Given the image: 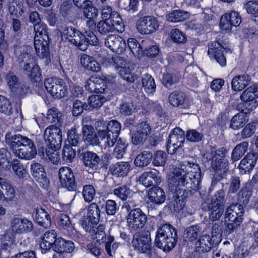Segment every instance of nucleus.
Wrapping results in <instances>:
<instances>
[{"label": "nucleus", "instance_id": "1", "mask_svg": "<svg viewBox=\"0 0 258 258\" xmlns=\"http://www.w3.org/2000/svg\"><path fill=\"white\" fill-rule=\"evenodd\" d=\"M201 176V171L198 164L185 161L169 174L168 181L176 187L196 190L198 189Z\"/></svg>", "mask_w": 258, "mask_h": 258}, {"label": "nucleus", "instance_id": "2", "mask_svg": "<svg viewBox=\"0 0 258 258\" xmlns=\"http://www.w3.org/2000/svg\"><path fill=\"white\" fill-rule=\"evenodd\" d=\"M5 141L14 155L19 159L30 160L37 155L34 142L26 136L8 132L5 135Z\"/></svg>", "mask_w": 258, "mask_h": 258}, {"label": "nucleus", "instance_id": "3", "mask_svg": "<svg viewBox=\"0 0 258 258\" xmlns=\"http://www.w3.org/2000/svg\"><path fill=\"white\" fill-rule=\"evenodd\" d=\"M177 237L176 229L172 225L165 224L157 230L155 243L157 247L169 251L176 245Z\"/></svg>", "mask_w": 258, "mask_h": 258}, {"label": "nucleus", "instance_id": "4", "mask_svg": "<svg viewBox=\"0 0 258 258\" xmlns=\"http://www.w3.org/2000/svg\"><path fill=\"white\" fill-rule=\"evenodd\" d=\"M243 210L237 204H232L228 206L225 212V221L227 223L226 230L233 232L240 226L243 220Z\"/></svg>", "mask_w": 258, "mask_h": 258}, {"label": "nucleus", "instance_id": "5", "mask_svg": "<svg viewBox=\"0 0 258 258\" xmlns=\"http://www.w3.org/2000/svg\"><path fill=\"white\" fill-rule=\"evenodd\" d=\"M124 207L130 212L127 216V224L129 228L136 231L144 228L147 221V216L140 208L131 210L128 203L124 205Z\"/></svg>", "mask_w": 258, "mask_h": 258}, {"label": "nucleus", "instance_id": "6", "mask_svg": "<svg viewBox=\"0 0 258 258\" xmlns=\"http://www.w3.org/2000/svg\"><path fill=\"white\" fill-rule=\"evenodd\" d=\"M132 243L134 249L140 253L149 254L151 251V238L148 230L136 233Z\"/></svg>", "mask_w": 258, "mask_h": 258}, {"label": "nucleus", "instance_id": "7", "mask_svg": "<svg viewBox=\"0 0 258 258\" xmlns=\"http://www.w3.org/2000/svg\"><path fill=\"white\" fill-rule=\"evenodd\" d=\"M45 87L47 92L54 98L60 99L67 93V88L62 79L48 78L45 80Z\"/></svg>", "mask_w": 258, "mask_h": 258}, {"label": "nucleus", "instance_id": "8", "mask_svg": "<svg viewBox=\"0 0 258 258\" xmlns=\"http://www.w3.org/2000/svg\"><path fill=\"white\" fill-rule=\"evenodd\" d=\"M185 141L184 132L179 127L172 131L168 137L167 150L169 154H173L183 145Z\"/></svg>", "mask_w": 258, "mask_h": 258}, {"label": "nucleus", "instance_id": "9", "mask_svg": "<svg viewBox=\"0 0 258 258\" xmlns=\"http://www.w3.org/2000/svg\"><path fill=\"white\" fill-rule=\"evenodd\" d=\"M63 35L66 39L77 46L81 50H86L85 36L80 31L72 27H67L63 31Z\"/></svg>", "mask_w": 258, "mask_h": 258}, {"label": "nucleus", "instance_id": "10", "mask_svg": "<svg viewBox=\"0 0 258 258\" xmlns=\"http://www.w3.org/2000/svg\"><path fill=\"white\" fill-rule=\"evenodd\" d=\"M44 138L49 144L51 149L57 150L60 148L62 135L58 126L52 125L47 127L44 133Z\"/></svg>", "mask_w": 258, "mask_h": 258}, {"label": "nucleus", "instance_id": "11", "mask_svg": "<svg viewBox=\"0 0 258 258\" xmlns=\"http://www.w3.org/2000/svg\"><path fill=\"white\" fill-rule=\"evenodd\" d=\"M159 26V23L157 19L151 16L141 18L137 23V29L142 34H149L155 32Z\"/></svg>", "mask_w": 258, "mask_h": 258}, {"label": "nucleus", "instance_id": "12", "mask_svg": "<svg viewBox=\"0 0 258 258\" xmlns=\"http://www.w3.org/2000/svg\"><path fill=\"white\" fill-rule=\"evenodd\" d=\"M169 185L171 190H174V200L173 201L174 210L176 212H179L184 207L185 199L187 197L188 192L191 194V189H187L185 187H176L171 184L169 182Z\"/></svg>", "mask_w": 258, "mask_h": 258}, {"label": "nucleus", "instance_id": "13", "mask_svg": "<svg viewBox=\"0 0 258 258\" xmlns=\"http://www.w3.org/2000/svg\"><path fill=\"white\" fill-rule=\"evenodd\" d=\"M33 224L27 218L14 217L11 221V230L14 234L28 233L32 230Z\"/></svg>", "mask_w": 258, "mask_h": 258}, {"label": "nucleus", "instance_id": "14", "mask_svg": "<svg viewBox=\"0 0 258 258\" xmlns=\"http://www.w3.org/2000/svg\"><path fill=\"white\" fill-rule=\"evenodd\" d=\"M224 50L225 52H231L229 48L224 47L218 41H213L209 44L208 54L210 57H213L222 67H224L226 64V58L223 53Z\"/></svg>", "mask_w": 258, "mask_h": 258}, {"label": "nucleus", "instance_id": "15", "mask_svg": "<svg viewBox=\"0 0 258 258\" xmlns=\"http://www.w3.org/2000/svg\"><path fill=\"white\" fill-rule=\"evenodd\" d=\"M59 178L60 185L69 191H75L77 189L75 176L71 168L61 167L59 170Z\"/></svg>", "mask_w": 258, "mask_h": 258}, {"label": "nucleus", "instance_id": "16", "mask_svg": "<svg viewBox=\"0 0 258 258\" xmlns=\"http://www.w3.org/2000/svg\"><path fill=\"white\" fill-rule=\"evenodd\" d=\"M106 130L107 134L104 143L105 149L112 147L116 143L121 130V125L117 121L112 120L107 124Z\"/></svg>", "mask_w": 258, "mask_h": 258}, {"label": "nucleus", "instance_id": "17", "mask_svg": "<svg viewBox=\"0 0 258 258\" xmlns=\"http://www.w3.org/2000/svg\"><path fill=\"white\" fill-rule=\"evenodd\" d=\"M49 38H34V47L37 55L45 59V63L48 64L50 61L49 55Z\"/></svg>", "mask_w": 258, "mask_h": 258}, {"label": "nucleus", "instance_id": "18", "mask_svg": "<svg viewBox=\"0 0 258 258\" xmlns=\"http://www.w3.org/2000/svg\"><path fill=\"white\" fill-rule=\"evenodd\" d=\"M219 242V240H215V237L205 234L201 235L196 241L195 249L200 253L208 252Z\"/></svg>", "mask_w": 258, "mask_h": 258}, {"label": "nucleus", "instance_id": "19", "mask_svg": "<svg viewBox=\"0 0 258 258\" xmlns=\"http://www.w3.org/2000/svg\"><path fill=\"white\" fill-rule=\"evenodd\" d=\"M105 45L110 50L117 53L123 52L126 47L124 39L115 34L108 35L105 39Z\"/></svg>", "mask_w": 258, "mask_h": 258}, {"label": "nucleus", "instance_id": "20", "mask_svg": "<svg viewBox=\"0 0 258 258\" xmlns=\"http://www.w3.org/2000/svg\"><path fill=\"white\" fill-rule=\"evenodd\" d=\"M241 22V17L235 11L227 13L221 18L220 26L223 30L229 31L232 26H238Z\"/></svg>", "mask_w": 258, "mask_h": 258}, {"label": "nucleus", "instance_id": "21", "mask_svg": "<svg viewBox=\"0 0 258 258\" xmlns=\"http://www.w3.org/2000/svg\"><path fill=\"white\" fill-rule=\"evenodd\" d=\"M31 171L32 176L40 184V186L44 188H47L49 181L42 165L38 163L32 164L31 166Z\"/></svg>", "mask_w": 258, "mask_h": 258}, {"label": "nucleus", "instance_id": "22", "mask_svg": "<svg viewBox=\"0 0 258 258\" xmlns=\"http://www.w3.org/2000/svg\"><path fill=\"white\" fill-rule=\"evenodd\" d=\"M257 159L258 154L255 153L250 152L247 154L239 165L240 173L244 174L249 173L255 166Z\"/></svg>", "mask_w": 258, "mask_h": 258}, {"label": "nucleus", "instance_id": "23", "mask_svg": "<svg viewBox=\"0 0 258 258\" xmlns=\"http://www.w3.org/2000/svg\"><path fill=\"white\" fill-rule=\"evenodd\" d=\"M140 182L148 187L157 184L161 182L159 173L156 170L144 172L139 177Z\"/></svg>", "mask_w": 258, "mask_h": 258}, {"label": "nucleus", "instance_id": "24", "mask_svg": "<svg viewBox=\"0 0 258 258\" xmlns=\"http://www.w3.org/2000/svg\"><path fill=\"white\" fill-rule=\"evenodd\" d=\"M56 236V233L54 230L47 231L44 233L40 243L42 253L46 252L55 245V240L57 238Z\"/></svg>", "mask_w": 258, "mask_h": 258}, {"label": "nucleus", "instance_id": "25", "mask_svg": "<svg viewBox=\"0 0 258 258\" xmlns=\"http://www.w3.org/2000/svg\"><path fill=\"white\" fill-rule=\"evenodd\" d=\"M211 167L214 172V177L218 181L226 175L229 169L228 162L226 160L212 161Z\"/></svg>", "mask_w": 258, "mask_h": 258}, {"label": "nucleus", "instance_id": "26", "mask_svg": "<svg viewBox=\"0 0 258 258\" xmlns=\"http://www.w3.org/2000/svg\"><path fill=\"white\" fill-rule=\"evenodd\" d=\"M75 248L74 243L71 241H67L61 237H58L55 240L53 249L58 253L64 252H72Z\"/></svg>", "mask_w": 258, "mask_h": 258}, {"label": "nucleus", "instance_id": "27", "mask_svg": "<svg viewBox=\"0 0 258 258\" xmlns=\"http://www.w3.org/2000/svg\"><path fill=\"white\" fill-rule=\"evenodd\" d=\"M82 133L83 139L87 144L92 146L99 145V139L91 125H84L82 128Z\"/></svg>", "mask_w": 258, "mask_h": 258}, {"label": "nucleus", "instance_id": "28", "mask_svg": "<svg viewBox=\"0 0 258 258\" xmlns=\"http://www.w3.org/2000/svg\"><path fill=\"white\" fill-rule=\"evenodd\" d=\"M82 160L85 166L94 169H96L100 161L98 155L91 151L83 153Z\"/></svg>", "mask_w": 258, "mask_h": 258}, {"label": "nucleus", "instance_id": "29", "mask_svg": "<svg viewBox=\"0 0 258 258\" xmlns=\"http://www.w3.org/2000/svg\"><path fill=\"white\" fill-rule=\"evenodd\" d=\"M46 118L48 122L58 126H61L63 121L61 112L55 107H52L48 110Z\"/></svg>", "mask_w": 258, "mask_h": 258}, {"label": "nucleus", "instance_id": "30", "mask_svg": "<svg viewBox=\"0 0 258 258\" xmlns=\"http://www.w3.org/2000/svg\"><path fill=\"white\" fill-rule=\"evenodd\" d=\"M131 170V165L127 162H118L110 168L111 173L117 177L126 176Z\"/></svg>", "mask_w": 258, "mask_h": 258}, {"label": "nucleus", "instance_id": "31", "mask_svg": "<svg viewBox=\"0 0 258 258\" xmlns=\"http://www.w3.org/2000/svg\"><path fill=\"white\" fill-rule=\"evenodd\" d=\"M148 197L151 202L156 204L163 203L166 199L163 189L157 186L153 187L149 189Z\"/></svg>", "mask_w": 258, "mask_h": 258}, {"label": "nucleus", "instance_id": "32", "mask_svg": "<svg viewBox=\"0 0 258 258\" xmlns=\"http://www.w3.org/2000/svg\"><path fill=\"white\" fill-rule=\"evenodd\" d=\"M36 220L41 226L47 228L51 224V218L49 214L42 208H37L36 210Z\"/></svg>", "mask_w": 258, "mask_h": 258}, {"label": "nucleus", "instance_id": "33", "mask_svg": "<svg viewBox=\"0 0 258 258\" xmlns=\"http://www.w3.org/2000/svg\"><path fill=\"white\" fill-rule=\"evenodd\" d=\"M82 65L87 70L93 72H98L100 71L101 66L92 56L87 54H83L81 57Z\"/></svg>", "mask_w": 258, "mask_h": 258}, {"label": "nucleus", "instance_id": "34", "mask_svg": "<svg viewBox=\"0 0 258 258\" xmlns=\"http://www.w3.org/2000/svg\"><path fill=\"white\" fill-rule=\"evenodd\" d=\"M247 115L243 112H239L234 115L231 119L230 127L233 130H238L243 127L248 122Z\"/></svg>", "mask_w": 258, "mask_h": 258}, {"label": "nucleus", "instance_id": "35", "mask_svg": "<svg viewBox=\"0 0 258 258\" xmlns=\"http://www.w3.org/2000/svg\"><path fill=\"white\" fill-rule=\"evenodd\" d=\"M250 81V77L248 75L237 76L232 80V88L235 91H240L247 86Z\"/></svg>", "mask_w": 258, "mask_h": 258}, {"label": "nucleus", "instance_id": "36", "mask_svg": "<svg viewBox=\"0 0 258 258\" xmlns=\"http://www.w3.org/2000/svg\"><path fill=\"white\" fill-rule=\"evenodd\" d=\"M145 43L146 42L142 41V44H140L136 39L133 38H130L127 40L129 49L134 55L137 57H140L143 54Z\"/></svg>", "mask_w": 258, "mask_h": 258}, {"label": "nucleus", "instance_id": "37", "mask_svg": "<svg viewBox=\"0 0 258 258\" xmlns=\"http://www.w3.org/2000/svg\"><path fill=\"white\" fill-rule=\"evenodd\" d=\"M248 145V143L246 141L242 142L237 145L232 152V160L236 161L239 160L247 151Z\"/></svg>", "mask_w": 258, "mask_h": 258}, {"label": "nucleus", "instance_id": "38", "mask_svg": "<svg viewBox=\"0 0 258 258\" xmlns=\"http://www.w3.org/2000/svg\"><path fill=\"white\" fill-rule=\"evenodd\" d=\"M188 13L181 10L172 11L166 16V20L170 22L177 23L184 21L189 18Z\"/></svg>", "mask_w": 258, "mask_h": 258}, {"label": "nucleus", "instance_id": "39", "mask_svg": "<svg viewBox=\"0 0 258 258\" xmlns=\"http://www.w3.org/2000/svg\"><path fill=\"white\" fill-rule=\"evenodd\" d=\"M153 156L151 152L144 151L137 155L134 160L136 166L143 167L147 166L151 161Z\"/></svg>", "mask_w": 258, "mask_h": 258}, {"label": "nucleus", "instance_id": "40", "mask_svg": "<svg viewBox=\"0 0 258 258\" xmlns=\"http://www.w3.org/2000/svg\"><path fill=\"white\" fill-rule=\"evenodd\" d=\"M114 30L122 32L124 30V25L120 15L116 12H113L111 18L108 19Z\"/></svg>", "mask_w": 258, "mask_h": 258}, {"label": "nucleus", "instance_id": "41", "mask_svg": "<svg viewBox=\"0 0 258 258\" xmlns=\"http://www.w3.org/2000/svg\"><path fill=\"white\" fill-rule=\"evenodd\" d=\"M11 155L10 152L5 148L0 149V166L5 170H9L11 168Z\"/></svg>", "mask_w": 258, "mask_h": 258}, {"label": "nucleus", "instance_id": "42", "mask_svg": "<svg viewBox=\"0 0 258 258\" xmlns=\"http://www.w3.org/2000/svg\"><path fill=\"white\" fill-rule=\"evenodd\" d=\"M185 98V94L183 92L175 91L170 94L168 99L170 104L172 106L178 107L183 104Z\"/></svg>", "mask_w": 258, "mask_h": 258}, {"label": "nucleus", "instance_id": "43", "mask_svg": "<svg viewBox=\"0 0 258 258\" xmlns=\"http://www.w3.org/2000/svg\"><path fill=\"white\" fill-rule=\"evenodd\" d=\"M142 86L148 94H152L156 90L154 79L149 75H144L142 78Z\"/></svg>", "mask_w": 258, "mask_h": 258}, {"label": "nucleus", "instance_id": "44", "mask_svg": "<svg viewBox=\"0 0 258 258\" xmlns=\"http://www.w3.org/2000/svg\"><path fill=\"white\" fill-rule=\"evenodd\" d=\"M224 206L209 204L208 210L210 211V219L214 221L218 220L223 214Z\"/></svg>", "mask_w": 258, "mask_h": 258}, {"label": "nucleus", "instance_id": "45", "mask_svg": "<svg viewBox=\"0 0 258 258\" xmlns=\"http://www.w3.org/2000/svg\"><path fill=\"white\" fill-rule=\"evenodd\" d=\"M13 112L10 101L5 96L0 95V112L7 116H11Z\"/></svg>", "mask_w": 258, "mask_h": 258}, {"label": "nucleus", "instance_id": "46", "mask_svg": "<svg viewBox=\"0 0 258 258\" xmlns=\"http://www.w3.org/2000/svg\"><path fill=\"white\" fill-rule=\"evenodd\" d=\"M113 193L118 198L124 201L130 198L132 196L133 192L128 186L123 185L115 188Z\"/></svg>", "mask_w": 258, "mask_h": 258}, {"label": "nucleus", "instance_id": "47", "mask_svg": "<svg viewBox=\"0 0 258 258\" xmlns=\"http://www.w3.org/2000/svg\"><path fill=\"white\" fill-rule=\"evenodd\" d=\"M258 97V91L254 87L250 86L243 92L240 96L241 100L244 102L252 101Z\"/></svg>", "mask_w": 258, "mask_h": 258}, {"label": "nucleus", "instance_id": "48", "mask_svg": "<svg viewBox=\"0 0 258 258\" xmlns=\"http://www.w3.org/2000/svg\"><path fill=\"white\" fill-rule=\"evenodd\" d=\"M98 222L87 216H83L80 220V224L82 228L87 232L90 233L95 228Z\"/></svg>", "mask_w": 258, "mask_h": 258}, {"label": "nucleus", "instance_id": "49", "mask_svg": "<svg viewBox=\"0 0 258 258\" xmlns=\"http://www.w3.org/2000/svg\"><path fill=\"white\" fill-rule=\"evenodd\" d=\"M106 101L105 97L99 95H94L90 96L88 99V109L97 108L102 105Z\"/></svg>", "mask_w": 258, "mask_h": 258}, {"label": "nucleus", "instance_id": "50", "mask_svg": "<svg viewBox=\"0 0 258 258\" xmlns=\"http://www.w3.org/2000/svg\"><path fill=\"white\" fill-rule=\"evenodd\" d=\"M105 227L103 225H99L90 234L93 239L96 240V241L101 243L103 242L106 239V233L104 231Z\"/></svg>", "mask_w": 258, "mask_h": 258}, {"label": "nucleus", "instance_id": "51", "mask_svg": "<svg viewBox=\"0 0 258 258\" xmlns=\"http://www.w3.org/2000/svg\"><path fill=\"white\" fill-rule=\"evenodd\" d=\"M116 142L117 143L114 150L113 156L118 159H121L125 152L126 145L125 141L121 138Z\"/></svg>", "mask_w": 258, "mask_h": 258}, {"label": "nucleus", "instance_id": "52", "mask_svg": "<svg viewBox=\"0 0 258 258\" xmlns=\"http://www.w3.org/2000/svg\"><path fill=\"white\" fill-rule=\"evenodd\" d=\"M201 229L199 225H192L187 228L184 231V236L187 240L192 241L196 239Z\"/></svg>", "mask_w": 258, "mask_h": 258}, {"label": "nucleus", "instance_id": "53", "mask_svg": "<svg viewBox=\"0 0 258 258\" xmlns=\"http://www.w3.org/2000/svg\"><path fill=\"white\" fill-rule=\"evenodd\" d=\"M93 219L95 221L99 222L100 218V210L98 204L93 203L88 208L87 215L86 216Z\"/></svg>", "mask_w": 258, "mask_h": 258}, {"label": "nucleus", "instance_id": "54", "mask_svg": "<svg viewBox=\"0 0 258 258\" xmlns=\"http://www.w3.org/2000/svg\"><path fill=\"white\" fill-rule=\"evenodd\" d=\"M83 9V15L87 19H95L98 16V10L93 6L91 2H87Z\"/></svg>", "mask_w": 258, "mask_h": 258}, {"label": "nucleus", "instance_id": "55", "mask_svg": "<svg viewBox=\"0 0 258 258\" xmlns=\"http://www.w3.org/2000/svg\"><path fill=\"white\" fill-rule=\"evenodd\" d=\"M8 9L11 15H14L16 17L22 16L23 13L21 4L14 0L9 3Z\"/></svg>", "mask_w": 258, "mask_h": 258}, {"label": "nucleus", "instance_id": "56", "mask_svg": "<svg viewBox=\"0 0 258 258\" xmlns=\"http://www.w3.org/2000/svg\"><path fill=\"white\" fill-rule=\"evenodd\" d=\"M114 237L112 236L109 235L107 237V240L105 244V248L107 254L112 256L114 255L115 251L118 247V244L116 242H113Z\"/></svg>", "mask_w": 258, "mask_h": 258}, {"label": "nucleus", "instance_id": "57", "mask_svg": "<svg viewBox=\"0 0 258 258\" xmlns=\"http://www.w3.org/2000/svg\"><path fill=\"white\" fill-rule=\"evenodd\" d=\"M95 194V188L92 185L87 184L84 186L82 195L86 202H91L94 199Z\"/></svg>", "mask_w": 258, "mask_h": 258}, {"label": "nucleus", "instance_id": "58", "mask_svg": "<svg viewBox=\"0 0 258 258\" xmlns=\"http://www.w3.org/2000/svg\"><path fill=\"white\" fill-rule=\"evenodd\" d=\"M97 27L98 32L102 35H106L108 33L114 31L112 25H111L108 19L99 21L98 23Z\"/></svg>", "mask_w": 258, "mask_h": 258}, {"label": "nucleus", "instance_id": "59", "mask_svg": "<svg viewBox=\"0 0 258 258\" xmlns=\"http://www.w3.org/2000/svg\"><path fill=\"white\" fill-rule=\"evenodd\" d=\"M34 29L36 33L35 37L49 38L47 26L42 22L34 25Z\"/></svg>", "mask_w": 258, "mask_h": 258}, {"label": "nucleus", "instance_id": "60", "mask_svg": "<svg viewBox=\"0 0 258 258\" xmlns=\"http://www.w3.org/2000/svg\"><path fill=\"white\" fill-rule=\"evenodd\" d=\"M256 123L251 122L247 123L241 132V136L242 139L251 137L255 133L256 128Z\"/></svg>", "mask_w": 258, "mask_h": 258}, {"label": "nucleus", "instance_id": "61", "mask_svg": "<svg viewBox=\"0 0 258 258\" xmlns=\"http://www.w3.org/2000/svg\"><path fill=\"white\" fill-rule=\"evenodd\" d=\"M33 83H35L36 85L42 84V76L41 74L40 69L39 67H34L33 70L31 73L28 76Z\"/></svg>", "mask_w": 258, "mask_h": 258}, {"label": "nucleus", "instance_id": "62", "mask_svg": "<svg viewBox=\"0 0 258 258\" xmlns=\"http://www.w3.org/2000/svg\"><path fill=\"white\" fill-rule=\"evenodd\" d=\"M137 111V106L133 102L123 103L120 105V112L123 115H130Z\"/></svg>", "mask_w": 258, "mask_h": 258}, {"label": "nucleus", "instance_id": "63", "mask_svg": "<svg viewBox=\"0 0 258 258\" xmlns=\"http://www.w3.org/2000/svg\"><path fill=\"white\" fill-rule=\"evenodd\" d=\"M171 39L177 43H183L186 41V37L183 32L178 29H172L170 32Z\"/></svg>", "mask_w": 258, "mask_h": 258}, {"label": "nucleus", "instance_id": "64", "mask_svg": "<svg viewBox=\"0 0 258 258\" xmlns=\"http://www.w3.org/2000/svg\"><path fill=\"white\" fill-rule=\"evenodd\" d=\"M29 90V87L26 84L19 82L15 88H12L11 92L15 95L23 97L28 93Z\"/></svg>", "mask_w": 258, "mask_h": 258}]
</instances>
